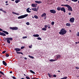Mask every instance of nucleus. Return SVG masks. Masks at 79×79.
<instances>
[{"instance_id":"nucleus-1","label":"nucleus","mask_w":79,"mask_h":79,"mask_svg":"<svg viewBox=\"0 0 79 79\" xmlns=\"http://www.w3.org/2000/svg\"><path fill=\"white\" fill-rule=\"evenodd\" d=\"M67 32V31L65 30V29L64 28H62L60 30V31L59 32V34H60V35H64V34H65Z\"/></svg>"},{"instance_id":"nucleus-2","label":"nucleus","mask_w":79,"mask_h":79,"mask_svg":"<svg viewBox=\"0 0 79 79\" xmlns=\"http://www.w3.org/2000/svg\"><path fill=\"white\" fill-rule=\"evenodd\" d=\"M6 40H7V43H8V44H10V41H12V40H13V38L11 37L6 38H5V40H4V41H6Z\"/></svg>"},{"instance_id":"nucleus-3","label":"nucleus","mask_w":79,"mask_h":79,"mask_svg":"<svg viewBox=\"0 0 79 79\" xmlns=\"http://www.w3.org/2000/svg\"><path fill=\"white\" fill-rule=\"evenodd\" d=\"M28 16V14H25L24 15H21L20 16H19L18 17L19 19H23V18H24L26 17H27Z\"/></svg>"},{"instance_id":"nucleus-4","label":"nucleus","mask_w":79,"mask_h":79,"mask_svg":"<svg viewBox=\"0 0 79 79\" xmlns=\"http://www.w3.org/2000/svg\"><path fill=\"white\" fill-rule=\"evenodd\" d=\"M67 7L68 8V10L69 11H73V9H72V7L69 6V5H67Z\"/></svg>"},{"instance_id":"nucleus-5","label":"nucleus","mask_w":79,"mask_h":79,"mask_svg":"<svg viewBox=\"0 0 79 79\" xmlns=\"http://www.w3.org/2000/svg\"><path fill=\"white\" fill-rule=\"evenodd\" d=\"M74 19H75L73 17H72V18H71L69 20L70 22L72 23H74Z\"/></svg>"},{"instance_id":"nucleus-6","label":"nucleus","mask_w":79,"mask_h":79,"mask_svg":"<svg viewBox=\"0 0 79 79\" xmlns=\"http://www.w3.org/2000/svg\"><path fill=\"white\" fill-rule=\"evenodd\" d=\"M10 29H12V30H17L18 29V27H10Z\"/></svg>"},{"instance_id":"nucleus-7","label":"nucleus","mask_w":79,"mask_h":79,"mask_svg":"<svg viewBox=\"0 0 79 79\" xmlns=\"http://www.w3.org/2000/svg\"><path fill=\"white\" fill-rule=\"evenodd\" d=\"M50 12L51 13H53V14H55V13H56V10H50Z\"/></svg>"},{"instance_id":"nucleus-8","label":"nucleus","mask_w":79,"mask_h":79,"mask_svg":"<svg viewBox=\"0 0 79 79\" xmlns=\"http://www.w3.org/2000/svg\"><path fill=\"white\" fill-rule=\"evenodd\" d=\"M60 10L61 11H63L64 13H66V9L64 7H61Z\"/></svg>"},{"instance_id":"nucleus-9","label":"nucleus","mask_w":79,"mask_h":79,"mask_svg":"<svg viewBox=\"0 0 79 79\" xmlns=\"http://www.w3.org/2000/svg\"><path fill=\"white\" fill-rule=\"evenodd\" d=\"M37 4H32L31 6L33 7H35V8H36L37 7Z\"/></svg>"},{"instance_id":"nucleus-10","label":"nucleus","mask_w":79,"mask_h":79,"mask_svg":"<svg viewBox=\"0 0 79 79\" xmlns=\"http://www.w3.org/2000/svg\"><path fill=\"white\" fill-rule=\"evenodd\" d=\"M60 57H61V55L58 54L56 56V58L57 59H60Z\"/></svg>"},{"instance_id":"nucleus-11","label":"nucleus","mask_w":79,"mask_h":79,"mask_svg":"<svg viewBox=\"0 0 79 79\" xmlns=\"http://www.w3.org/2000/svg\"><path fill=\"white\" fill-rule=\"evenodd\" d=\"M0 35H2V36H6V34L3 32H0Z\"/></svg>"},{"instance_id":"nucleus-12","label":"nucleus","mask_w":79,"mask_h":79,"mask_svg":"<svg viewBox=\"0 0 79 79\" xmlns=\"http://www.w3.org/2000/svg\"><path fill=\"white\" fill-rule=\"evenodd\" d=\"M15 50L17 52H19V51H21V49L19 48H15Z\"/></svg>"},{"instance_id":"nucleus-13","label":"nucleus","mask_w":79,"mask_h":79,"mask_svg":"<svg viewBox=\"0 0 79 79\" xmlns=\"http://www.w3.org/2000/svg\"><path fill=\"white\" fill-rule=\"evenodd\" d=\"M2 32H4V33H5V34H7V35H8V34H9V33H8V32L6 31H3Z\"/></svg>"},{"instance_id":"nucleus-14","label":"nucleus","mask_w":79,"mask_h":79,"mask_svg":"<svg viewBox=\"0 0 79 79\" xmlns=\"http://www.w3.org/2000/svg\"><path fill=\"white\" fill-rule=\"evenodd\" d=\"M2 63H3V64H4V66H7V64H6V62H5V61H2Z\"/></svg>"},{"instance_id":"nucleus-15","label":"nucleus","mask_w":79,"mask_h":79,"mask_svg":"<svg viewBox=\"0 0 79 79\" xmlns=\"http://www.w3.org/2000/svg\"><path fill=\"white\" fill-rule=\"evenodd\" d=\"M35 3H38V4H39V3H42V1H35Z\"/></svg>"},{"instance_id":"nucleus-16","label":"nucleus","mask_w":79,"mask_h":79,"mask_svg":"<svg viewBox=\"0 0 79 79\" xmlns=\"http://www.w3.org/2000/svg\"><path fill=\"white\" fill-rule=\"evenodd\" d=\"M33 37H39V35L37 34L36 35H33Z\"/></svg>"},{"instance_id":"nucleus-17","label":"nucleus","mask_w":79,"mask_h":79,"mask_svg":"<svg viewBox=\"0 0 79 79\" xmlns=\"http://www.w3.org/2000/svg\"><path fill=\"white\" fill-rule=\"evenodd\" d=\"M32 10L33 11H37V9L36 8H32Z\"/></svg>"},{"instance_id":"nucleus-18","label":"nucleus","mask_w":79,"mask_h":79,"mask_svg":"<svg viewBox=\"0 0 79 79\" xmlns=\"http://www.w3.org/2000/svg\"><path fill=\"white\" fill-rule=\"evenodd\" d=\"M46 15H47V14L44 13L41 15V17H44V16H45Z\"/></svg>"},{"instance_id":"nucleus-19","label":"nucleus","mask_w":79,"mask_h":79,"mask_svg":"<svg viewBox=\"0 0 79 79\" xmlns=\"http://www.w3.org/2000/svg\"><path fill=\"white\" fill-rule=\"evenodd\" d=\"M50 61H51V62H52L53 61H56V60H54V59H51L49 60Z\"/></svg>"},{"instance_id":"nucleus-20","label":"nucleus","mask_w":79,"mask_h":79,"mask_svg":"<svg viewBox=\"0 0 79 79\" xmlns=\"http://www.w3.org/2000/svg\"><path fill=\"white\" fill-rule=\"evenodd\" d=\"M48 74L49 77L51 78V77H53V75H51L49 73H48Z\"/></svg>"},{"instance_id":"nucleus-21","label":"nucleus","mask_w":79,"mask_h":79,"mask_svg":"<svg viewBox=\"0 0 79 79\" xmlns=\"http://www.w3.org/2000/svg\"><path fill=\"white\" fill-rule=\"evenodd\" d=\"M66 26H71V24H70L69 23H66Z\"/></svg>"},{"instance_id":"nucleus-22","label":"nucleus","mask_w":79,"mask_h":79,"mask_svg":"<svg viewBox=\"0 0 79 79\" xmlns=\"http://www.w3.org/2000/svg\"><path fill=\"white\" fill-rule=\"evenodd\" d=\"M61 7H58L57 8V10H58V11H60V10H61Z\"/></svg>"},{"instance_id":"nucleus-23","label":"nucleus","mask_w":79,"mask_h":79,"mask_svg":"<svg viewBox=\"0 0 79 79\" xmlns=\"http://www.w3.org/2000/svg\"><path fill=\"white\" fill-rule=\"evenodd\" d=\"M20 2V0H16L15 1V2L16 3H18V2Z\"/></svg>"},{"instance_id":"nucleus-24","label":"nucleus","mask_w":79,"mask_h":79,"mask_svg":"<svg viewBox=\"0 0 79 79\" xmlns=\"http://www.w3.org/2000/svg\"><path fill=\"white\" fill-rule=\"evenodd\" d=\"M30 73H32L33 74H35V72H34L32 70H30Z\"/></svg>"},{"instance_id":"nucleus-25","label":"nucleus","mask_w":79,"mask_h":79,"mask_svg":"<svg viewBox=\"0 0 79 79\" xmlns=\"http://www.w3.org/2000/svg\"><path fill=\"white\" fill-rule=\"evenodd\" d=\"M34 18H35V19H38V18H39L38 17V16L35 15L34 16Z\"/></svg>"},{"instance_id":"nucleus-26","label":"nucleus","mask_w":79,"mask_h":79,"mask_svg":"<svg viewBox=\"0 0 79 79\" xmlns=\"http://www.w3.org/2000/svg\"><path fill=\"white\" fill-rule=\"evenodd\" d=\"M42 29L43 31H47V29L45 27L42 28Z\"/></svg>"},{"instance_id":"nucleus-27","label":"nucleus","mask_w":79,"mask_h":79,"mask_svg":"<svg viewBox=\"0 0 79 79\" xmlns=\"http://www.w3.org/2000/svg\"><path fill=\"white\" fill-rule=\"evenodd\" d=\"M29 57L31 58H32V59H34V57L31 56L30 55L28 56Z\"/></svg>"},{"instance_id":"nucleus-28","label":"nucleus","mask_w":79,"mask_h":79,"mask_svg":"<svg viewBox=\"0 0 79 79\" xmlns=\"http://www.w3.org/2000/svg\"><path fill=\"white\" fill-rule=\"evenodd\" d=\"M61 6H66V7H67V6H68V4H62L61 5Z\"/></svg>"},{"instance_id":"nucleus-29","label":"nucleus","mask_w":79,"mask_h":79,"mask_svg":"<svg viewBox=\"0 0 79 79\" xmlns=\"http://www.w3.org/2000/svg\"><path fill=\"white\" fill-rule=\"evenodd\" d=\"M27 13H31V11H29V10L27 9Z\"/></svg>"},{"instance_id":"nucleus-30","label":"nucleus","mask_w":79,"mask_h":79,"mask_svg":"<svg viewBox=\"0 0 79 79\" xmlns=\"http://www.w3.org/2000/svg\"><path fill=\"white\" fill-rule=\"evenodd\" d=\"M9 56V54L8 53H6V57H8Z\"/></svg>"},{"instance_id":"nucleus-31","label":"nucleus","mask_w":79,"mask_h":79,"mask_svg":"<svg viewBox=\"0 0 79 79\" xmlns=\"http://www.w3.org/2000/svg\"><path fill=\"white\" fill-rule=\"evenodd\" d=\"M72 2H77L78 0H71Z\"/></svg>"},{"instance_id":"nucleus-32","label":"nucleus","mask_w":79,"mask_h":79,"mask_svg":"<svg viewBox=\"0 0 79 79\" xmlns=\"http://www.w3.org/2000/svg\"><path fill=\"white\" fill-rule=\"evenodd\" d=\"M38 40H42V38L40 37H39L37 38Z\"/></svg>"},{"instance_id":"nucleus-33","label":"nucleus","mask_w":79,"mask_h":79,"mask_svg":"<svg viewBox=\"0 0 79 79\" xmlns=\"http://www.w3.org/2000/svg\"><path fill=\"white\" fill-rule=\"evenodd\" d=\"M67 79V77H65L61 78L60 79Z\"/></svg>"},{"instance_id":"nucleus-34","label":"nucleus","mask_w":79,"mask_h":79,"mask_svg":"<svg viewBox=\"0 0 79 79\" xmlns=\"http://www.w3.org/2000/svg\"><path fill=\"white\" fill-rule=\"evenodd\" d=\"M25 48V47L22 46V47H21V49L22 50V49H23V48Z\"/></svg>"},{"instance_id":"nucleus-35","label":"nucleus","mask_w":79,"mask_h":79,"mask_svg":"<svg viewBox=\"0 0 79 79\" xmlns=\"http://www.w3.org/2000/svg\"><path fill=\"white\" fill-rule=\"evenodd\" d=\"M54 24H55V22H52L51 23V24L52 25H54Z\"/></svg>"},{"instance_id":"nucleus-36","label":"nucleus","mask_w":79,"mask_h":79,"mask_svg":"<svg viewBox=\"0 0 79 79\" xmlns=\"http://www.w3.org/2000/svg\"><path fill=\"white\" fill-rule=\"evenodd\" d=\"M26 24H27V25H29V24H30V23H29V22H27L26 23Z\"/></svg>"},{"instance_id":"nucleus-37","label":"nucleus","mask_w":79,"mask_h":79,"mask_svg":"<svg viewBox=\"0 0 79 79\" xmlns=\"http://www.w3.org/2000/svg\"><path fill=\"white\" fill-rule=\"evenodd\" d=\"M0 74H1L2 75H4V73L0 71Z\"/></svg>"},{"instance_id":"nucleus-38","label":"nucleus","mask_w":79,"mask_h":79,"mask_svg":"<svg viewBox=\"0 0 79 79\" xmlns=\"http://www.w3.org/2000/svg\"><path fill=\"white\" fill-rule=\"evenodd\" d=\"M26 78L27 79H30V78L28 76L26 77Z\"/></svg>"},{"instance_id":"nucleus-39","label":"nucleus","mask_w":79,"mask_h":79,"mask_svg":"<svg viewBox=\"0 0 79 79\" xmlns=\"http://www.w3.org/2000/svg\"><path fill=\"white\" fill-rule=\"evenodd\" d=\"M27 36H23V39H26V38H27Z\"/></svg>"},{"instance_id":"nucleus-40","label":"nucleus","mask_w":79,"mask_h":79,"mask_svg":"<svg viewBox=\"0 0 79 79\" xmlns=\"http://www.w3.org/2000/svg\"><path fill=\"white\" fill-rule=\"evenodd\" d=\"M5 53H6V51H3L2 52V53L3 54Z\"/></svg>"},{"instance_id":"nucleus-41","label":"nucleus","mask_w":79,"mask_h":79,"mask_svg":"<svg viewBox=\"0 0 79 79\" xmlns=\"http://www.w3.org/2000/svg\"><path fill=\"white\" fill-rule=\"evenodd\" d=\"M47 27H48V26L46 25L44 26V28H46V29H47Z\"/></svg>"},{"instance_id":"nucleus-42","label":"nucleus","mask_w":79,"mask_h":79,"mask_svg":"<svg viewBox=\"0 0 79 79\" xmlns=\"http://www.w3.org/2000/svg\"><path fill=\"white\" fill-rule=\"evenodd\" d=\"M16 53H17V54H20V52H18V51L16 52Z\"/></svg>"},{"instance_id":"nucleus-43","label":"nucleus","mask_w":79,"mask_h":79,"mask_svg":"<svg viewBox=\"0 0 79 79\" xmlns=\"http://www.w3.org/2000/svg\"><path fill=\"white\" fill-rule=\"evenodd\" d=\"M4 13H6V11L4 10H3L2 11Z\"/></svg>"},{"instance_id":"nucleus-44","label":"nucleus","mask_w":79,"mask_h":79,"mask_svg":"<svg viewBox=\"0 0 79 79\" xmlns=\"http://www.w3.org/2000/svg\"><path fill=\"white\" fill-rule=\"evenodd\" d=\"M76 69H79V68L77 67H75Z\"/></svg>"},{"instance_id":"nucleus-45","label":"nucleus","mask_w":79,"mask_h":79,"mask_svg":"<svg viewBox=\"0 0 79 79\" xmlns=\"http://www.w3.org/2000/svg\"><path fill=\"white\" fill-rule=\"evenodd\" d=\"M53 76L54 77H56V75L54 74Z\"/></svg>"},{"instance_id":"nucleus-46","label":"nucleus","mask_w":79,"mask_h":79,"mask_svg":"<svg viewBox=\"0 0 79 79\" xmlns=\"http://www.w3.org/2000/svg\"><path fill=\"white\" fill-rule=\"evenodd\" d=\"M12 78H13L14 79H16V78L15 77H13Z\"/></svg>"},{"instance_id":"nucleus-47","label":"nucleus","mask_w":79,"mask_h":79,"mask_svg":"<svg viewBox=\"0 0 79 79\" xmlns=\"http://www.w3.org/2000/svg\"><path fill=\"white\" fill-rule=\"evenodd\" d=\"M29 47L30 48H32V45L29 46Z\"/></svg>"},{"instance_id":"nucleus-48","label":"nucleus","mask_w":79,"mask_h":79,"mask_svg":"<svg viewBox=\"0 0 79 79\" xmlns=\"http://www.w3.org/2000/svg\"><path fill=\"white\" fill-rule=\"evenodd\" d=\"M12 13L13 14H14V15H16V13L15 12H12Z\"/></svg>"},{"instance_id":"nucleus-49","label":"nucleus","mask_w":79,"mask_h":79,"mask_svg":"<svg viewBox=\"0 0 79 79\" xmlns=\"http://www.w3.org/2000/svg\"><path fill=\"white\" fill-rule=\"evenodd\" d=\"M77 36H79V32L77 34Z\"/></svg>"},{"instance_id":"nucleus-50","label":"nucleus","mask_w":79,"mask_h":79,"mask_svg":"<svg viewBox=\"0 0 79 79\" xmlns=\"http://www.w3.org/2000/svg\"><path fill=\"white\" fill-rule=\"evenodd\" d=\"M48 29H51V27H50V26H48Z\"/></svg>"},{"instance_id":"nucleus-51","label":"nucleus","mask_w":79,"mask_h":79,"mask_svg":"<svg viewBox=\"0 0 79 79\" xmlns=\"http://www.w3.org/2000/svg\"><path fill=\"white\" fill-rule=\"evenodd\" d=\"M15 15H19V14L16 13V14Z\"/></svg>"},{"instance_id":"nucleus-52","label":"nucleus","mask_w":79,"mask_h":79,"mask_svg":"<svg viewBox=\"0 0 79 79\" xmlns=\"http://www.w3.org/2000/svg\"><path fill=\"white\" fill-rule=\"evenodd\" d=\"M0 31H3V30L0 28Z\"/></svg>"},{"instance_id":"nucleus-53","label":"nucleus","mask_w":79,"mask_h":79,"mask_svg":"<svg viewBox=\"0 0 79 79\" xmlns=\"http://www.w3.org/2000/svg\"><path fill=\"white\" fill-rule=\"evenodd\" d=\"M71 15V12H69V15Z\"/></svg>"},{"instance_id":"nucleus-54","label":"nucleus","mask_w":79,"mask_h":79,"mask_svg":"<svg viewBox=\"0 0 79 79\" xmlns=\"http://www.w3.org/2000/svg\"><path fill=\"white\" fill-rule=\"evenodd\" d=\"M0 10L1 11H3V10L2 9H0Z\"/></svg>"},{"instance_id":"nucleus-55","label":"nucleus","mask_w":79,"mask_h":79,"mask_svg":"<svg viewBox=\"0 0 79 79\" xmlns=\"http://www.w3.org/2000/svg\"><path fill=\"white\" fill-rule=\"evenodd\" d=\"M20 54H22V55H23V52H20Z\"/></svg>"},{"instance_id":"nucleus-56","label":"nucleus","mask_w":79,"mask_h":79,"mask_svg":"<svg viewBox=\"0 0 79 79\" xmlns=\"http://www.w3.org/2000/svg\"><path fill=\"white\" fill-rule=\"evenodd\" d=\"M8 3H6V5H8Z\"/></svg>"},{"instance_id":"nucleus-57","label":"nucleus","mask_w":79,"mask_h":79,"mask_svg":"<svg viewBox=\"0 0 79 79\" xmlns=\"http://www.w3.org/2000/svg\"><path fill=\"white\" fill-rule=\"evenodd\" d=\"M27 10H30V8L29 7L28 8H27Z\"/></svg>"},{"instance_id":"nucleus-58","label":"nucleus","mask_w":79,"mask_h":79,"mask_svg":"<svg viewBox=\"0 0 79 79\" xmlns=\"http://www.w3.org/2000/svg\"><path fill=\"white\" fill-rule=\"evenodd\" d=\"M24 59L25 60H27V58L26 57H25V58H24Z\"/></svg>"},{"instance_id":"nucleus-59","label":"nucleus","mask_w":79,"mask_h":79,"mask_svg":"<svg viewBox=\"0 0 79 79\" xmlns=\"http://www.w3.org/2000/svg\"><path fill=\"white\" fill-rule=\"evenodd\" d=\"M12 71H11L10 72V74H11V73H12Z\"/></svg>"},{"instance_id":"nucleus-60","label":"nucleus","mask_w":79,"mask_h":79,"mask_svg":"<svg viewBox=\"0 0 79 79\" xmlns=\"http://www.w3.org/2000/svg\"><path fill=\"white\" fill-rule=\"evenodd\" d=\"M76 43V44H78V42H76V43Z\"/></svg>"},{"instance_id":"nucleus-61","label":"nucleus","mask_w":79,"mask_h":79,"mask_svg":"<svg viewBox=\"0 0 79 79\" xmlns=\"http://www.w3.org/2000/svg\"><path fill=\"white\" fill-rule=\"evenodd\" d=\"M58 73H60V70H58Z\"/></svg>"},{"instance_id":"nucleus-62","label":"nucleus","mask_w":79,"mask_h":79,"mask_svg":"<svg viewBox=\"0 0 79 79\" xmlns=\"http://www.w3.org/2000/svg\"><path fill=\"white\" fill-rule=\"evenodd\" d=\"M5 3H8V1H6V2H5Z\"/></svg>"},{"instance_id":"nucleus-63","label":"nucleus","mask_w":79,"mask_h":79,"mask_svg":"<svg viewBox=\"0 0 79 79\" xmlns=\"http://www.w3.org/2000/svg\"><path fill=\"white\" fill-rule=\"evenodd\" d=\"M33 79H35V78H34V77H33Z\"/></svg>"},{"instance_id":"nucleus-64","label":"nucleus","mask_w":79,"mask_h":79,"mask_svg":"<svg viewBox=\"0 0 79 79\" xmlns=\"http://www.w3.org/2000/svg\"><path fill=\"white\" fill-rule=\"evenodd\" d=\"M21 79H24V78H21Z\"/></svg>"}]
</instances>
